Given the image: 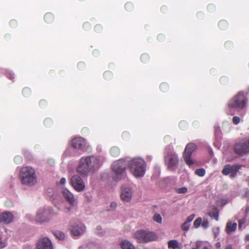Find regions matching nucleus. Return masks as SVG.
<instances>
[{"mask_svg":"<svg viewBox=\"0 0 249 249\" xmlns=\"http://www.w3.org/2000/svg\"><path fill=\"white\" fill-rule=\"evenodd\" d=\"M120 151L117 147H112L110 149V154L113 157H117L119 155Z\"/></svg>","mask_w":249,"mask_h":249,"instance_id":"a878e982","label":"nucleus"},{"mask_svg":"<svg viewBox=\"0 0 249 249\" xmlns=\"http://www.w3.org/2000/svg\"><path fill=\"white\" fill-rule=\"evenodd\" d=\"M218 235V231H214V237L216 238Z\"/></svg>","mask_w":249,"mask_h":249,"instance_id":"6e6d98bb","label":"nucleus"},{"mask_svg":"<svg viewBox=\"0 0 249 249\" xmlns=\"http://www.w3.org/2000/svg\"><path fill=\"white\" fill-rule=\"evenodd\" d=\"M169 85L166 83H162L160 85V89L161 91L165 92L169 89Z\"/></svg>","mask_w":249,"mask_h":249,"instance_id":"cd10ccee","label":"nucleus"},{"mask_svg":"<svg viewBox=\"0 0 249 249\" xmlns=\"http://www.w3.org/2000/svg\"><path fill=\"white\" fill-rule=\"evenodd\" d=\"M168 248H172L173 249H176L179 248L178 243L176 240H171L168 242Z\"/></svg>","mask_w":249,"mask_h":249,"instance_id":"5701e85b","label":"nucleus"},{"mask_svg":"<svg viewBox=\"0 0 249 249\" xmlns=\"http://www.w3.org/2000/svg\"><path fill=\"white\" fill-rule=\"evenodd\" d=\"M153 219L158 223H161L162 222V217L159 213H155L153 216Z\"/></svg>","mask_w":249,"mask_h":249,"instance_id":"7c9ffc66","label":"nucleus"},{"mask_svg":"<svg viewBox=\"0 0 249 249\" xmlns=\"http://www.w3.org/2000/svg\"><path fill=\"white\" fill-rule=\"evenodd\" d=\"M149 59L150 58L149 55L146 53H143L141 56V60L142 62L144 63L148 62L149 60Z\"/></svg>","mask_w":249,"mask_h":249,"instance_id":"c85d7f7f","label":"nucleus"},{"mask_svg":"<svg viewBox=\"0 0 249 249\" xmlns=\"http://www.w3.org/2000/svg\"><path fill=\"white\" fill-rule=\"evenodd\" d=\"M94 247V245L92 243H90L88 245H83L80 246L79 249H90L91 247Z\"/></svg>","mask_w":249,"mask_h":249,"instance_id":"e433bc0d","label":"nucleus"},{"mask_svg":"<svg viewBox=\"0 0 249 249\" xmlns=\"http://www.w3.org/2000/svg\"><path fill=\"white\" fill-rule=\"evenodd\" d=\"M234 153L242 157L249 153V139H243L235 142L233 145Z\"/></svg>","mask_w":249,"mask_h":249,"instance_id":"0eeeda50","label":"nucleus"},{"mask_svg":"<svg viewBox=\"0 0 249 249\" xmlns=\"http://www.w3.org/2000/svg\"><path fill=\"white\" fill-rule=\"evenodd\" d=\"M36 248L37 249H53V247L51 240L47 237H44L38 241Z\"/></svg>","mask_w":249,"mask_h":249,"instance_id":"ddd939ff","label":"nucleus"},{"mask_svg":"<svg viewBox=\"0 0 249 249\" xmlns=\"http://www.w3.org/2000/svg\"><path fill=\"white\" fill-rule=\"evenodd\" d=\"M102 27L100 25L98 24L95 26V30L97 32H99L100 31H101L102 30Z\"/></svg>","mask_w":249,"mask_h":249,"instance_id":"09e8293b","label":"nucleus"},{"mask_svg":"<svg viewBox=\"0 0 249 249\" xmlns=\"http://www.w3.org/2000/svg\"><path fill=\"white\" fill-rule=\"evenodd\" d=\"M86 145V140L81 137L75 138L71 140V145L74 149L83 150Z\"/></svg>","mask_w":249,"mask_h":249,"instance_id":"2eb2a0df","label":"nucleus"},{"mask_svg":"<svg viewBox=\"0 0 249 249\" xmlns=\"http://www.w3.org/2000/svg\"><path fill=\"white\" fill-rule=\"evenodd\" d=\"M110 206L112 209H115L117 207V203L115 202H112L110 203Z\"/></svg>","mask_w":249,"mask_h":249,"instance_id":"8fccbe9b","label":"nucleus"},{"mask_svg":"<svg viewBox=\"0 0 249 249\" xmlns=\"http://www.w3.org/2000/svg\"><path fill=\"white\" fill-rule=\"evenodd\" d=\"M201 223L202 218L201 217H198L196 219L194 222V226L196 228H198L200 226Z\"/></svg>","mask_w":249,"mask_h":249,"instance_id":"2f4dec72","label":"nucleus"},{"mask_svg":"<svg viewBox=\"0 0 249 249\" xmlns=\"http://www.w3.org/2000/svg\"><path fill=\"white\" fill-rule=\"evenodd\" d=\"M165 161L169 170H175L178 162L177 155L173 154L165 157Z\"/></svg>","mask_w":249,"mask_h":249,"instance_id":"9b49d317","label":"nucleus"},{"mask_svg":"<svg viewBox=\"0 0 249 249\" xmlns=\"http://www.w3.org/2000/svg\"><path fill=\"white\" fill-rule=\"evenodd\" d=\"M96 230H97V233L98 234H102V232L101 231L102 230V227L100 226H98L97 227V228H96Z\"/></svg>","mask_w":249,"mask_h":249,"instance_id":"de8ad7c7","label":"nucleus"},{"mask_svg":"<svg viewBox=\"0 0 249 249\" xmlns=\"http://www.w3.org/2000/svg\"><path fill=\"white\" fill-rule=\"evenodd\" d=\"M145 161L141 158H134L130 161L129 164V170L135 177L143 176L145 172Z\"/></svg>","mask_w":249,"mask_h":249,"instance_id":"20e7f679","label":"nucleus"},{"mask_svg":"<svg viewBox=\"0 0 249 249\" xmlns=\"http://www.w3.org/2000/svg\"><path fill=\"white\" fill-rule=\"evenodd\" d=\"M247 94L243 91H239L229 100L228 107L229 108L233 109H243L245 108L248 102Z\"/></svg>","mask_w":249,"mask_h":249,"instance_id":"7ed1b4c3","label":"nucleus"},{"mask_svg":"<svg viewBox=\"0 0 249 249\" xmlns=\"http://www.w3.org/2000/svg\"><path fill=\"white\" fill-rule=\"evenodd\" d=\"M195 217V214H191L190 215H189L187 217L186 221L187 222H188V223H190V222H192L193 220V219H194Z\"/></svg>","mask_w":249,"mask_h":249,"instance_id":"37998d69","label":"nucleus"},{"mask_svg":"<svg viewBox=\"0 0 249 249\" xmlns=\"http://www.w3.org/2000/svg\"><path fill=\"white\" fill-rule=\"evenodd\" d=\"M196 149V145L194 143H189L186 146L183 153V157L185 163L189 166L194 164V161L191 159V155Z\"/></svg>","mask_w":249,"mask_h":249,"instance_id":"1a4fd4ad","label":"nucleus"},{"mask_svg":"<svg viewBox=\"0 0 249 249\" xmlns=\"http://www.w3.org/2000/svg\"><path fill=\"white\" fill-rule=\"evenodd\" d=\"M100 166V160L97 157L90 156L82 157L80 160L76 171L82 177H87L98 169Z\"/></svg>","mask_w":249,"mask_h":249,"instance_id":"f257e3e1","label":"nucleus"},{"mask_svg":"<svg viewBox=\"0 0 249 249\" xmlns=\"http://www.w3.org/2000/svg\"><path fill=\"white\" fill-rule=\"evenodd\" d=\"M134 236L139 243H147L155 241L158 238V236L154 232L143 230L137 231L134 234Z\"/></svg>","mask_w":249,"mask_h":249,"instance_id":"39448f33","label":"nucleus"},{"mask_svg":"<svg viewBox=\"0 0 249 249\" xmlns=\"http://www.w3.org/2000/svg\"><path fill=\"white\" fill-rule=\"evenodd\" d=\"M54 17L51 13H47L44 16V20L48 23H51L53 21Z\"/></svg>","mask_w":249,"mask_h":249,"instance_id":"4be33fe9","label":"nucleus"},{"mask_svg":"<svg viewBox=\"0 0 249 249\" xmlns=\"http://www.w3.org/2000/svg\"><path fill=\"white\" fill-rule=\"evenodd\" d=\"M18 177L21 184L28 186H34L37 182L35 170L31 166L22 167Z\"/></svg>","mask_w":249,"mask_h":249,"instance_id":"f03ea898","label":"nucleus"},{"mask_svg":"<svg viewBox=\"0 0 249 249\" xmlns=\"http://www.w3.org/2000/svg\"><path fill=\"white\" fill-rule=\"evenodd\" d=\"M44 123L46 126L49 127L53 124V121L50 118H47L44 120Z\"/></svg>","mask_w":249,"mask_h":249,"instance_id":"f704fd0d","label":"nucleus"},{"mask_svg":"<svg viewBox=\"0 0 249 249\" xmlns=\"http://www.w3.org/2000/svg\"><path fill=\"white\" fill-rule=\"evenodd\" d=\"M225 249H232V246L229 245L225 248Z\"/></svg>","mask_w":249,"mask_h":249,"instance_id":"5fc2aeb1","label":"nucleus"},{"mask_svg":"<svg viewBox=\"0 0 249 249\" xmlns=\"http://www.w3.org/2000/svg\"><path fill=\"white\" fill-rule=\"evenodd\" d=\"M10 77H9V78L11 80H13L14 78V75L13 74H9Z\"/></svg>","mask_w":249,"mask_h":249,"instance_id":"864d4df0","label":"nucleus"},{"mask_svg":"<svg viewBox=\"0 0 249 249\" xmlns=\"http://www.w3.org/2000/svg\"><path fill=\"white\" fill-rule=\"evenodd\" d=\"M71 232L74 236H78L83 233L85 230V227L82 224L80 225L75 224L71 226Z\"/></svg>","mask_w":249,"mask_h":249,"instance_id":"dca6fc26","label":"nucleus"},{"mask_svg":"<svg viewBox=\"0 0 249 249\" xmlns=\"http://www.w3.org/2000/svg\"><path fill=\"white\" fill-rule=\"evenodd\" d=\"M13 220V215L11 213L6 212L0 215V222L7 224L11 223Z\"/></svg>","mask_w":249,"mask_h":249,"instance_id":"f3484780","label":"nucleus"},{"mask_svg":"<svg viewBox=\"0 0 249 249\" xmlns=\"http://www.w3.org/2000/svg\"><path fill=\"white\" fill-rule=\"evenodd\" d=\"M14 160L17 163H20L21 162L22 159L20 156H16L14 159Z\"/></svg>","mask_w":249,"mask_h":249,"instance_id":"c03bdc74","label":"nucleus"},{"mask_svg":"<svg viewBox=\"0 0 249 249\" xmlns=\"http://www.w3.org/2000/svg\"><path fill=\"white\" fill-rule=\"evenodd\" d=\"M66 182V178H61L60 180V183L61 184H64Z\"/></svg>","mask_w":249,"mask_h":249,"instance_id":"3c124183","label":"nucleus"},{"mask_svg":"<svg viewBox=\"0 0 249 249\" xmlns=\"http://www.w3.org/2000/svg\"><path fill=\"white\" fill-rule=\"evenodd\" d=\"M206 172L204 168H200L195 171V174L199 177H203L205 175Z\"/></svg>","mask_w":249,"mask_h":249,"instance_id":"bb28decb","label":"nucleus"},{"mask_svg":"<svg viewBox=\"0 0 249 249\" xmlns=\"http://www.w3.org/2000/svg\"><path fill=\"white\" fill-rule=\"evenodd\" d=\"M126 167V161L121 160L114 162L112 165V170L115 173L114 179L118 181L125 177V170Z\"/></svg>","mask_w":249,"mask_h":249,"instance_id":"423d86ee","label":"nucleus"},{"mask_svg":"<svg viewBox=\"0 0 249 249\" xmlns=\"http://www.w3.org/2000/svg\"><path fill=\"white\" fill-rule=\"evenodd\" d=\"M54 235L56 238L59 240H63L65 237V233L62 231H58L54 233Z\"/></svg>","mask_w":249,"mask_h":249,"instance_id":"393cba45","label":"nucleus"},{"mask_svg":"<svg viewBox=\"0 0 249 249\" xmlns=\"http://www.w3.org/2000/svg\"><path fill=\"white\" fill-rule=\"evenodd\" d=\"M202 227L204 229H207L209 225V223L207 219H204L203 221L201 223Z\"/></svg>","mask_w":249,"mask_h":249,"instance_id":"a19ab883","label":"nucleus"},{"mask_svg":"<svg viewBox=\"0 0 249 249\" xmlns=\"http://www.w3.org/2000/svg\"><path fill=\"white\" fill-rule=\"evenodd\" d=\"M80 1H85V0H79Z\"/></svg>","mask_w":249,"mask_h":249,"instance_id":"69168bd1","label":"nucleus"},{"mask_svg":"<svg viewBox=\"0 0 249 249\" xmlns=\"http://www.w3.org/2000/svg\"><path fill=\"white\" fill-rule=\"evenodd\" d=\"M225 46L227 48H230L232 46V43L230 41H227L225 43Z\"/></svg>","mask_w":249,"mask_h":249,"instance_id":"49530a36","label":"nucleus"},{"mask_svg":"<svg viewBox=\"0 0 249 249\" xmlns=\"http://www.w3.org/2000/svg\"><path fill=\"white\" fill-rule=\"evenodd\" d=\"M31 94V90L28 88H25L22 89V94L25 97H29Z\"/></svg>","mask_w":249,"mask_h":249,"instance_id":"c756f323","label":"nucleus"},{"mask_svg":"<svg viewBox=\"0 0 249 249\" xmlns=\"http://www.w3.org/2000/svg\"><path fill=\"white\" fill-rule=\"evenodd\" d=\"M208 214L212 219H214L216 221H218L219 211L216 207H214L212 211L209 212Z\"/></svg>","mask_w":249,"mask_h":249,"instance_id":"aec40b11","label":"nucleus"},{"mask_svg":"<svg viewBox=\"0 0 249 249\" xmlns=\"http://www.w3.org/2000/svg\"><path fill=\"white\" fill-rule=\"evenodd\" d=\"M71 184L73 188L78 192H82L85 188V184L82 178L78 175H73L71 179Z\"/></svg>","mask_w":249,"mask_h":249,"instance_id":"9d476101","label":"nucleus"},{"mask_svg":"<svg viewBox=\"0 0 249 249\" xmlns=\"http://www.w3.org/2000/svg\"><path fill=\"white\" fill-rule=\"evenodd\" d=\"M39 105L41 107H45L47 105V102L45 100H41L39 102Z\"/></svg>","mask_w":249,"mask_h":249,"instance_id":"58836bf2","label":"nucleus"},{"mask_svg":"<svg viewBox=\"0 0 249 249\" xmlns=\"http://www.w3.org/2000/svg\"><path fill=\"white\" fill-rule=\"evenodd\" d=\"M67 209H68V211H70L71 209V208H67Z\"/></svg>","mask_w":249,"mask_h":249,"instance_id":"e2e57ef3","label":"nucleus"},{"mask_svg":"<svg viewBox=\"0 0 249 249\" xmlns=\"http://www.w3.org/2000/svg\"><path fill=\"white\" fill-rule=\"evenodd\" d=\"M202 249H208V248L207 247H204Z\"/></svg>","mask_w":249,"mask_h":249,"instance_id":"680f3d73","label":"nucleus"},{"mask_svg":"<svg viewBox=\"0 0 249 249\" xmlns=\"http://www.w3.org/2000/svg\"><path fill=\"white\" fill-rule=\"evenodd\" d=\"M108 74H109V72H106L105 73H104V75L106 76V75H107Z\"/></svg>","mask_w":249,"mask_h":249,"instance_id":"052dcab7","label":"nucleus"},{"mask_svg":"<svg viewBox=\"0 0 249 249\" xmlns=\"http://www.w3.org/2000/svg\"><path fill=\"white\" fill-rule=\"evenodd\" d=\"M133 192L129 187H123L121 194V198L124 202H129L132 197Z\"/></svg>","mask_w":249,"mask_h":249,"instance_id":"4468645a","label":"nucleus"},{"mask_svg":"<svg viewBox=\"0 0 249 249\" xmlns=\"http://www.w3.org/2000/svg\"><path fill=\"white\" fill-rule=\"evenodd\" d=\"M122 249H135L133 245L127 240H124L121 243Z\"/></svg>","mask_w":249,"mask_h":249,"instance_id":"412c9836","label":"nucleus"},{"mask_svg":"<svg viewBox=\"0 0 249 249\" xmlns=\"http://www.w3.org/2000/svg\"><path fill=\"white\" fill-rule=\"evenodd\" d=\"M181 229L184 231H187L189 229V223L185 221L181 225Z\"/></svg>","mask_w":249,"mask_h":249,"instance_id":"72a5a7b5","label":"nucleus"},{"mask_svg":"<svg viewBox=\"0 0 249 249\" xmlns=\"http://www.w3.org/2000/svg\"><path fill=\"white\" fill-rule=\"evenodd\" d=\"M199 246L198 245H196V248H193L192 249H199Z\"/></svg>","mask_w":249,"mask_h":249,"instance_id":"13d9d810","label":"nucleus"},{"mask_svg":"<svg viewBox=\"0 0 249 249\" xmlns=\"http://www.w3.org/2000/svg\"><path fill=\"white\" fill-rule=\"evenodd\" d=\"M62 194L64 197L66 199L67 201L72 206H74L75 199L73 194L67 189H64L62 191Z\"/></svg>","mask_w":249,"mask_h":249,"instance_id":"a211bd4d","label":"nucleus"},{"mask_svg":"<svg viewBox=\"0 0 249 249\" xmlns=\"http://www.w3.org/2000/svg\"><path fill=\"white\" fill-rule=\"evenodd\" d=\"M240 118L238 116H234L232 118V122L234 124H238L240 122Z\"/></svg>","mask_w":249,"mask_h":249,"instance_id":"ea45409f","label":"nucleus"},{"mask_svg":"<svg viewBox=\"0 0 249 249\" xmlns=\"http://www.w3.org/2000/svg\"><path fill=\"white\" fill-rule=\"evenodd\" d=\"M247 249H249V245L247 247Z\"/></svg>","mask_w":249,"mask_h":249,"instance_id":"0e129e2a","label":"nucleus"},{"mask_svg":"<svg viewBox=\"0 0 249 249\" xmlns=\"http://www.w3.org/2000/svg\"><path fill=\"white\" fill-rule=\"evenodd\" d=\"M219 28L222 30H226L228 27V23L225 20H221L218 23Z\"/></svg>","mask_w":249,"mask_h":249,"instance_id":"b1692460","label":"nucleus"},{"mask_svg":"<svg viewBox=\"0 0 249 249\" xmlns=\"http://www.w3.org/2000/svg\"><path fill=\"white\" fill-rule=\"evenodd\" d=\"M166 8L165 6H163L161 8V10H163V11H165L166 10Z\"/></svg>","mask_w":249,"mask_h":249,"instance_id":"bf43d9fd","label":"nucleus"},{"mask_svg":"<svg viewBox=\"0 0 249 249\" xmlns=\"http://www.w3.org/2000/svg\"><path fill=\"white\" fill-rule=\"evenodd\" d=\"M125 8L127 11H131L133 8V5L131 2H127L125 5Z\"/></svg>","mask_w":249,"mask_h":249,"instance_id":"c9c22d12","label":"nucleus"},{"mask_svg":"<svg viewBox=\"0 0 249 249\" xmlns=\"http://www.w3.org/2000/svg\"><path fill=\"white\" fill-rule=\"evenodd\" d=\"M240 168V166L238 165H231L230 164L226 165L222 171V173L224 175H228L231 173V176L234 177L237 174V172Z\"/></svg>","mask_w":249,"mask_h":249,"instance_id":"f8f14e48","label":"nucleus"},{"mask_svg":"<svg viewBox=\"0 0 249 249\" xmlns=\"http://www.w3.org/2000/svg\"><path fill=\"white\" fill-rule=\"evenodd\" d=\"M77 67L80 70L82 71L85 69L86 65L84 62H80L78 63Z\"/></svg>","mask_w":249,"mask_h":249,"instance_id":"4c0bfd02","label":"nucleus"},{"mask_svg":"<svg viewBox=\"0 0 249 249\" xmlns=\"http://www.w3.org/2000/svg\"><path fill=\"white\" fill-rule=\"evenodd\" d=\"M10 25L11 27L14 28L16 27L18 25L17 21L15 19H12L10 21Z\"/></svg>","mask_w":249,"mask_h":249,"instance_id":"79ce46f5","label":"nucleus"},{"mask_svg":"<svg viewBox=\"0 0 249 249\" xmlns=\"http://www.w3.org/2000/svg\"><path fill=\"white\" fill-rule=\"evenodd\" d=\"M237 228V224L235 222L232 223L231 221H228L227 223L225 231L227 234H230L234 231Z\"/></svg>","mask_w":249,"mask_h":249,"instance_id":"6ab92c4d","label":"nucleus"},{"mask_svg":"<svg viewBox=\"0 0 249 249\" xmlns=\"http://www.w3.org/2000/svg\"><path fill=\"white\" fill-rule=\"evenodd\" d=\"M245 239L247 241H249V234L247 235L246 237H245Z\"/></svg>","mask_w":249,"mask_h":249,"instance_id":"4d7b16f0","label":"nucleus"},{"mask_svg":"<svg viewBox=\"0 0 249 249\" xmlns=\"http://www.w3.org/2000/svg\"><path fill=\"white\" fill-rule=\"evenodd\" d=\"M215 246L217 248H219L221 247V243L220 242H217L215 244Z\"/></svg>","mask_w":249,"mask_h":249,"instance_id":"603ef678","label":"nucleus"},{"mask_svg":"<svg viewBox=\"0 0 249 249\" xmlns=\"http://www.w3.org/2000/svg\"><path fill=\"white\" fill-rule=\"evenodd\" d=\"M187 188L185 187H181L177 189L176 192L178 194H184L187 192Z\"/></svg>","mask_w":249,"mask_h":249,"instance_id":"473e14b6","label":"nucleus"},{"mask_svg":"<svg viewBox=\"0 0 249 249\" xmlns=\"http://www.w3.org/2000/svg\"><path fill=\"white\" fill-rule=\"evenodd\" d=\"M53 210H47L45 208H42L39 209L36 215V220L38 222H44L48 221L50 218L54 214H56V213H54Z\"/></svg>","mask_w":249,"mask_h":249,"instance_id":"6e6552de","label":"nucleus"},{"mask_svg":"<svg viewBox=\"0 0 249 249\" xmlns=\"http://www.w3.org/2000/svg\"><path fill=\"white\" fill-rule=\"evenodd\" d=\"M245 222H246V220L244 219H240L238 221L239 228H241L242 227V225L245 224Z\"/></svg>","mask_w":249,"mask_h":249,"instance_id":"a18cd8bd","label":"nucleus"}]
</instances>
